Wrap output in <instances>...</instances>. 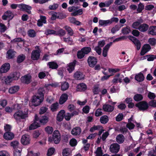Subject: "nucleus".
Here are the masks:
<instances>
[{"instance_id":"f257e3e1","label":"nucleus","mask_w":156,"mask_h":156,"mask_svg":"<svg viewBox=\"0 0 156 156\" xmlns=\"http://www.w3.org/2000/svg\"><path fill=\"white\" fill-rule=\"evenodd\" d=\"M46 87L40 88L38 90L37 94L33 96L32 98V101L33 105L34 106L39 105L43 101L44 99V92L45 89Z\"/></svg>"},{"instance_id":"f03ea898","label":"nucleus","mask_w":156,"mask_h":156,"mask_svg":"<svg viewBox=\"0 0 156 156\" xmlns=\"http://www.w3.org/2000/svg\"><path fill=\"white\" fill-rule=\"evenodd\" d=\"M28 113L27 112H23L19 111L15 112L13 115L14 118L17 122H20L21 119H25L27 117Z\"/></svg>"},{"instance_id":"7ed1b4c3","label":"nucleus","mask_w":156,"mask_h":156,"mask_svg":"<svg viewBox=\"0 0 156 156\" xmlns=\"http://www.w3.org/2000/svg\"><path fill=\"white\" fill-rule=\"evenodd\" d=\"M133 123H135L136 124L137 127L140 128H141L140 124V123L136 122L133 119L132 116L128 119V123L127 124L126 126L129 129H133L135 127V125L133 124Z\"/></svg>"},{"instance_id":"20e7f679","label":"nucleus","mask_w":156,"mask_h":156,"mask_svg":"<svg viewBox=\"0 0 156 156\" xmlns=\"http://www.w3.org/2000/svg\"><path fill=\"white\" fill-rule=\"evenodd\" d=\"M136 106L141 111H144L148 107V104L145 101H142L136 104Z\"/></svg>"},{"instance_id":"39448f33","label":"nucleus","mask_w":156,"mask_h":156,"mask_svg":"<svg viewBox=\"0 0 156 156\" xmlns=\"http://www.w3.org/2000/svg\"><path fill=\"white\" fill-rule=\"evenodd\" d=\"M41 51L40 49L32 51L31 55V58L33 60H38L40 57Z\"/></svg>"},{"instance_id":"423d86ee","label":"nucleus","mask_w":156,"mask_h":156,"mask_svg":"<svg viewBox=\"0 0 156 156\" xmlns=\"http://www.w3.org/2000/svg\"><path fill=\"white\" fill-rule=\"evenodd\" d=\"M32 7L28 5L21 3L20 4V9L22 11H25L29 14L31 13L30 10Z\"/></svg>"},{"instance_id":"0eeeda50","label":"nucleus","mask_w":156,"mask_h":156,"mask_svg":"<svg viewBox=\"0 0 156 156\" xmlns=\"http://www.w3.org/2000/svg\"><path fill=\"white\" fill-rule=\"evenodd\" d=\"M110 151L113 153H116L118 152L120 149V145L117 143L111 144L109 148Z\"/></svg>"},{"instance_id":"6e6552de","label":"nucleus","mask_w":156,"mask_h":156,"mask_svg":"<svg viewBox=\"0 0 156 156\" xmlns=\"http://www.w3.org/2000/svg\"><path fill=\"white\" fill-rule=\"evenodd\" d=\"M13 14L10 10H8L4 13V15L2 16V19L3 20H9L13 18Z\"/></svg>"},{"instance_id":"1a4fd4ad","label":"nucleus","mask_w":156,"mask_h":156,"mask_svg":"<svg viewBox=\"0 0 156 156\" xmlns=\"http://www.w3.org/2000/svg\"><path fill=\"white\" fill-rule=\"evenodd\" d=\"M53 139L55 144H57L59 143L60 140V136L58 131H54L53 134Z\"/></svg>"},{"instance_id":"9d476101","label":"nucleus","mask_w":156,"mask_h":156,"mask_svg":"<svg viewBox=\"0 0 156 156\" xmlns=\"http://www.w3.org/2000/svg\"><path fill=\"white\" fill-rule=\"evenodd\" d=\"M38 121V117L37 115H35L34 122L32 123L29 127V130H31L37 128L40 126V123L37 122Z\"/></svg>"},{"instance_id":"9b49d317","label":"nucleus","mask_w":156,"mask_h":156,"mask_svg":"<svg viewBox=\"0 0 156 156\" xmlns=\"http://www.w3.org/2000/svg\"><path fill=\"white\" fill-rule=\"evenodd\" d=\"M87 62L89 66L90 67H94L97 62V59L93 56H89L88 58Z\"/></svg>"},{"instance_id":"f8f14e48","label":"nucleus","mask_w":156,"mask_h":156,"mask_svg":"<svg viewBox=\"0 0 156 156\" xmlns=\"http://www.w3.org/2000/svg\"><path fill=\"white\" fill-rule=\"evenodd\" d=\"M10 68V65L9 63H6L4 64L1 67L0 69V72L1 73H6Z\"/></svg>"},{"instance_id":"ddd939ff","label":"nucleus","mask_w":156,"mask_h":156,"mask_svg":"<svg viewBox=\"0 0 156 156\" xmlns=\"http://www.w3.org/2000/svg\"><path fill=\"white\" fill-rule=\"evenodd\" d=\"M129 39L136 46L137 50H139L141 47V43L140 41L134 37H130Z\"/></svg>"},{"instance_id":"4468645a","label":"nucleus","mask_w":156,"mask_h":156,"mask_svg":"<svg viewBox=\"0 0 156 156\" xmlns=\"http://www.w3.org/2000/svg\"><path fill=\"white\" fill-rule=\"evenodd\" d=\"M112 44V42H110L109 44H107L104 48L102 51V55L104 57L107 56L108 50Z\"/></svg>"},{"instance_id":"2eb2a0df","label":"nucleus","mask_w":156,"mask_h":156,"mask_svg":"<svg viewBox=\"0 0 156 156\" xmlns=\"http://www.w3.org/2000/svg\"><path fill=\"white\" fill-rule=\"evenodd\" d=\"M30 138L28 135H23L21 140V143L23 145H26L29 144Z\"/></svg>"},{"instance_id":"dca6fc26","label":"nucleus","mask_w":156,"mask_h":156,"mask_svg":"<svg viewBox=\"0 0 156 156\" xmlns=\"http://www.w3.org/2000/svg\"><path fill=\"white\" fill-rule=\"evenodd\" d=\"M76 61L74 60L73 61L68 64L67 69L69 73H71L74 69V67L76 64Z\"/></svg>"},{"instance_id":"f3484780","label":"nucleus","mask_w":156,"mask_h":156,"mask_svg":"<svg viewBox=\"0 0 156 156\" xmlns=\"http://www.w3.org/2000/svg\"><path fill=\"white\" fill-rule=\"evenodd\" d=\"M31 76L29 75H26L22 77L21 80L22 82L28 84L30 82Z\"/></svg>"},{"instance_id":"a211bd4d","label":"nucleus","mask_w":156,"mask_h":156,"mask_svg":"<svg viewBox=\"0 0 156 156\" xmlns=\"http://www.w3.org/2000/svg\"><path fill=\"white\" fill-rule=\"evenodd\" d=\"M49 68L52 69H56L58 67V65L55 61L49 62L47 64Z\"/></svg>"},{"instance_id":"6ab92c4d","label":"nucleus","mask_w":156,"mask_h":156,"mask_svg":"<svg viewBox=\"0 0 156 156\" xmlns=\"http://www.w3.org/2000/svg\"><path fill=\"white\" fill-rule=\"evenodd\" d=\"M14 137V134L11 132H6L4 134L3 137L6 140H10Z\"/></svg>"},{"instance_id":"aec40b11","label":"nucleus","mask_w":156,"mask_h":156,"mask_svg":"<svg viewBox=\"0 0 156 156\" xmlns=\"http://www.w3.org/2000/svg\"><path fill=\"white\" fill-rule=\"evenodd\" d=\"M68 96L66 94L64 93L61 96L59 100V103L62 105L65 103L67 100Z\"/></svg>"},{"instance_id":"412c9836","label":"nucleus","mask_w":156,"mask_h":156,"mask_svg":"<svg viewBox=\"0 0 156 156\" xmlns=\"http://www.w3.org/2000/svg\"><path fill=\"white\" fill-rule=\"evenodd\" d=\"M65 110H61L57 115V120L60 122L62 121L63 120L64 116H65Z\"/></svg>"},{"instance_id":"4be33fe9","label":"nucleus","mask_w":156,"mask_h":156,"mask_svg":"<svg viewBox=\"0 0 156 156\" xmlns=\"http://www.w3.org/2000/svg\"><path fill=\"white\" fill-rule=\"evenodd\" d=\"M81 131L80 128L78 127H76L72 129L71 133L73 135L76 136L79 135L81 133Z\"/></svg>"},{"instance_id":"5701e85b","label":"nucleus","mask_w":156,"mask_h":156,"mask_svg":"<svg viewBox=\"0 0 156 156\" xmlns=\"http://www.w3.org/2000/svg\"><path fill=\"white\" fill-rule=\"evenodd\" d=\"M148 25L146 23H143L140 25L139 30L141 32H144L148 30Z\"/></svg>"},{"instance_id":"b1692460","label":"nucleus","mask_w":156,"mask_h":156,"mask_svg":"<svg viewBox=\"0 0 156 156\" xmlns=\"http://www.w3.org/2000/svg\"><path fill=\"white\" fill-rule=\"evenodd\" d=\"M76 9L74 12L71 13V15L72 16H75L77 15H80L83 13V10L82 9H78L79 7L78 6H76Z\"/></svg>"},{"instance_id":"393cba45","label":"nucleus","mask_w":156,"mask_h":156,"mask_svg":"<svg viewBox=\"0 0 156 156\" xmlns=\"http://www.w3.org/2000/svg\"><path fill=\"white\" fill-rule=\"evenodd\" d=\"M103 108L105 111L112 112L114 109V107L109 105H105L103 106Z\"/></svg>"},{"instance_id":"a878e982","label":"nucleus","mask_w":156,"mask_h":156,"mask_svg":"<svg viewBox=\"0 0 156 156\" xmlns=\"http://www.w3.org/2000/svg\"><path fill=\"white\" fill-rule=\"evenodd\" d=\"M74 78L77 80H81L84 78V75L83 73L80 72H76L74 75Z\"/></svg>"},{"instance_id":"bb28decb","label":"nucleus","mask_w":156,"mask_h":156,"mask_svg":"<svg viewBox=\"0 0 156 156\" xmlns=\"http://www.w3.org/2000/svg\"><path fill=\"white\" fill-rule=\"evenodd\" d=\"M77 90L79 91H84L87 89L86 85L84 83H81L77 86Z\"/></svg>"},{"instance_id":"cd10ccee","label":"nucleus","mask_w":156,"mask_h":156,"mask_svg":"<svg viewBox=\"0 0 156 156\" xmlns=\"http://www.w3.org/2000/svg\"><path fill=\"white\" fill-rule=\"evenodd\" d=\"M116 141L119 144L122 143L125 140L124 136L122 134H119L116 138Z\"/></svg>"},{"instance_id":"c85d7f7f","label":"nucleus","mask_w":156,"mask_h":156,"mask_svg":"<svg viewBox=\"0 0 156 156\" xmlns=\"http://www.w3.org/2000/svg\"><path fill=\"white\" fill-rule=\"evenodd\" d=\"M148 34L152 35H156V26H152L149 27Z\"/></svg>"},{"instance_id":"c756f323","label":"nucleus","mask_w":156,"mask_h":156,"mask_svg":"<svg viewBox=\"0 0 156 156\" xmlns=\"http://www.w3.org/2000/svg\"><path fill=\"white\" fill-rule=\"evenodd\" d=\"M135 78L136 81L141 82L144 80V76L143 74L140 73L135 76Z\"/></svg>"},{"instance_id":"7c9ffc66","label":"nucleus","mask_w":156,"mask_h":156,"mask_svg":"<svg viewBox=\"0 0 156 156\" xmlns=\"http://www.w3.org/2000/svg\"><path fill=\"white\" fill-rule=\"evenodd\" d=\"M16 52L12 50H9L7 53V58L9 59L12 58L15 55Z\"/></svg>"},{"instance_id":"2f4dec72","label":"nucleus","mask_w":156,"mask_h":156,"mask_svg":"<svg viewBox=\"0 0 156 156\" xmlns=\"http://www.w3.org/2000/svg\"><path fill=\"white\" fill-rule=\"evenodd\" d=\"M99 25L103 27H105L110 24L108 20H99Z\"/></svg>"},{"instance_id":"473e14b6","label":"nucleus","mask_w":156,"mask_h":156,"mask_svg":"<svg viewBox=\"0 0 156 156\" xmlns=\"http://www.w3.org/2000/svg\"><path fill=\"white\" fill-rule=\"evenodd\" d=\"M63 41L65 42L68 43L70 45H72L74 44V43L72 38L70 37L66 38L64 37L63 38Z\"/></svg>"},{"instance_id":"72a5a7b5","label":"nucleus","mask_w":156,"mask_h":156,"mask_svg":"<svg viewBox=\"0 0 156 156\" xmlns=\"http://www.w3.org/2000/svg\"><path fill=\"white\" fill-rule=\"evenodd\" d=\"M65 29L67 32L69 36H73V35L74 32L72 28L69 26H66L64 27Z\"/></svg>"},{"instance_id":"f704fd0d","label":"nucleus","mask_w":156,"mask_h":156,"mask_svg":"<svg viewBox=\"0 0 156 156\" xmlns=\"http://www.w3.org/2000/svg\"><path fill=\"white\" fill-rule=\"evenodd\" d=\"M2 80H4L6 84H9L13 81L11 76L10 75L4 77Z\"/></svg>"},{"instance_id":"c9c22d12","label":"nucleus","mask_w":156,"mask_h":156,"mask_svg":"<svg viewBox=\"0 0 156 156\" xmlns=\"http://www.w3.org/2000/svg\"><path fill=\"white\" fill-rule=\"evenodd\" d=\"M70 149L69 148H65L63 150L62 154L63 156H70L71 153Z\"/></svg>"},{"instance_id":"e433bc0d","label":"nucleus","mask_w":156,"mask_h":156,"mask_svg":"<svg viewBox=\"0 0 156 156\" xmlns=\"http://www.w3.org/2000/svg\"><path fill=\"white\" fill-rule=\"evenodd\" d=\"M19 87L18 86H14L10 87L9 89V92L11 94H13L19 90Z\"/></svg>"},{"instance_id":"4c0bfd02","label":"nucleus","mask_w":156,"mask_h":156,"mask_svg":"<svg viewBox=\"0 0 156 156\" xmlns=\"http://www.w3.org/2000/svg\"><path fill=\"white\" fill-rule=\"evenodd\" d=\"M102 127L100 125H94L93 127L91 128L90 129V131L91 132H94L95 130H99L102 129Z\"/></svg>"},{"instance_id":"58836bf2","label":"nucleus","mask_w":156,"mask_h":156,"mask_svg":"<svg viewBox=\"0 0 156 156\" xmlns=\"http://www.w3.org/2000/svg\"><path fill=\"white\" fill-rule=\"evenodd\" d=\"M58 106L59 105L58 102L52 104L50 107L51 110L53 112L57 111L58 108Z\"/></svg>"},{"instance_id":"ea45409f","label":"nucleus","mask_w":156,"mask_h":156,"mask_svg":"<svg viewBox=\"0 0 156 156\" xmlns=\"http://www.w3.org/2000/svg\"><path fill=\"white\" fill-rule=\"evenodd\" d=\"M11 76L12 80H17L20 77V73L18 72H15L10 75Z\"/></svg>"},{"instance_id":"a19ab883","label":"nucleus","mask_w":156,"mask_h":156,"mask_svg":"<svg viewBox=\"0 0 156 156\" xmlns=\"http://www.w3.org/2000/svg\"><path fill=\"white\" fill-rule=\"evenodd\" d=\"M101 122L104 124L107 123L108 121V118L107 116L104 115L102 116L100 118Z\"/></svg>"},{"instance_id":"79ce46f5","label":"nucleus","mask_w":156,"mask_h":156,"mask_svg":"<svg viewBox=\"0 0 156 156\" xmlns=\"http://www.w3.org/2000/svg\"><path fill=\"white\" fill-rule=\"evenodd\" d=\"M26 56L24 55L21 54L19 55L17 58V62L18 63H20L23 62L25 59Z\"/></svg>"},{"instance_id":"37998d69","label":"nucleus","mask_w":156,"mask_h":156,"mask_svg":"<svg viewBox=\"0 0 156 156\" xmlns=\"http://www.w3.org/2000/svg\"><path fill=\"white\" fill-rule=\"evenodd\" d=\"M143 98V97L142 95L140 94H136L133 97L134 100L136 101H138L142 100Z\"/></svg>"},{"instance_id":"c03bdc74","label":"nucleus","mask_w":156,"mask_h":156,"mask_svg":"<svg viewBox=\"0 0 156 156\" xmlns=\"http://www.w3.org/2000/svg\"><path fill=\"white\" fill-rule=\"evenodd\" d=\"M28 34L29 37H34L36 36V33L34 30L30 29L28 31Z\"/></svg>"},{"instance_id":"a18cd8bd","label":"nucleus","mask_w":156,"mask_h":156,"mask_svg":"<svg viewBox=\"0 0 156 156\" xmlns=\"http://www.w3.org/2000/svg\"><path fill=\"white\" fill-rule=\"evenodd\" d=\"M48 121V118L46 116L41 117L39 120V122L41 123L44 124Z\"/></svg>"},{"instance_id":"49530a36","label":"nucleus","mask_w":156,"mask_h":156,"mask_svg":"<svg viewBox=\"0 0 156 156\" xmlns=\"http://www.w3.org/2000/svg\"><path fill=\"white\" fill-rule=\"evenodd\" d=\"M69 87V84L66 82H63L62 83L61 89L64 91L66 90Z\"/></svg>"},{"instance_id":"de8ad7c7","label":"nucleus","mask_w":156,"mask_h":156,"mask_svg":"<svg viewBox=\"0 0 156 156\" xmlns=\"http://www.w3.org/2000/svg\"><path fill=\"white\" fill-rule=\"evenodd\" d=\"M7 28L4 24L0 23V32L1 33H4L7 30Z\"/></svg>"},{"instance_id":"09e8293b","label":"nucleus","mask_w":156,"mask_h":156,"mask_svg":"<svg viewBox=\"0 0 156 156\" xmlns=\"http://www.w3.org/2000/svg\"><path fill=\"white\" fill-rule=\"evenodd\" d=\"M85 54H87L91 51V48L89 47L83 48L81 49Z\"/></svg>"},{"instance_id":"8fccbe9b","label":"nucleus","mask_w":156,"mask_h":156,"mask_svg":"<svg viewBox=\"0 0 156 156\" xmlns=\"http://www.w3.org/2000/svg\"><path fill=\"white\" fill-rule=\"evenodd\" d=\"M45 34L47 35L50 34L56 35V31L52 30L47 29L45 31Z\"/></svg>"},{"instance_id":"3c124183","label":"nucleus","mask_w":156,"mask_h":156,"mask_svg":"<svg viewBox=\"0 0 156 156\" xmlns=\"http://www.w3.org/2000/svg\"><path fill=\"white\" fill-rule=\"evenodd\" d=\"M122 32L124 34H127L130 32V28L128 27H124L122 28Z\"/></svg>"},{"instance_id":"603ef678","label":"nucleus","mask_w":156,"mask_h":156,"mask_svg":"<svg viewBox=\"0 0 156 156\" xmlns=\"http://www.w3.org/2000/svg\"><path fill=\"white\" fill-rule=\"evenodd\" d=\"M58 7V5L57 3H54L52 5H50L48 7L49 9L51 10H55Z\"/></svg>"},{"instance_id":"864d4df0","label":"nucleus","mask_w":156,"mask_h":156,"mask_svg":"<svg viewBox=\"0 0 156 156\" xmlns=\"http://www.w3.org/2000/svg\"><path fill=\"white\" fill-rule=\"evenodd\" d=\"M120 27L118 25H116L111 30V32L114 34L119 30Z\"/></svg>"},{"instance_id":"5fc2aeb1","label":"nucleus","mask_w":156,"mask_h":156,"mask_svg":"<svg viewBox=\"0 0 156 156\" xmlns=\"http://www.w3.org/2000/svg\"><path fill=\"white\" fill-rule=\"evenodd\" d=\"M140 23L138 21L134 22L133 23L132 27L134 29L139 30V27L140 25Z\"/></svg>"},{"instance_id":"6e6d98bb","label":"nucleus","mask_w":156,"mask_h":156,"mask_svg":"<svg viewBox=\"0 0 156 156\" xmlns=\"http://www.w3.org/2000/svg\"><path fill=\"white\" fill-rule=\"evenodd\" d=\"M66 34L65 31L62 29H61L57 32H56V35H59L60 36H62L65 35Z\"/></svg>"},{"instance_id":"4d7b16f0","label":"nucleus","mask_w":156,"mask_h":156,"mask_svg":"<svg viewBox=\"0 0 156 156\" xmlns=\"http://www.w3.org/2000/svg\"><path fill=\"white\" fill-rule=\"evenodd\" d=\"M7 104V101L5 100H0V109H1L5 107Z\"/></svg>"},{"instance_id":"13d9d810","label":"nucleus","mask_w":156,"mask_h":156,"mask_svg":"<svg viewBox=\"0 0 156 156\" xmlns=\"http://www.w3.org/2000/svg\"><path fill=\"white\" fill-rule=\"evenodd\" d=\"M148 43L152 46L156 44V39L154 38H151L149 39Z\"/></svg>"},{"instance_id":"bf43d9fd","label":"nucleus","mask_w":156,"mask_h":156,"mask_svg":"<svg viewBox=\"0 0 156 156\" xmlns=\"http://www.w3.org/2000/svg\"><path fill=\"white\" fill-rule=\"evenodd\" d=\"M85 54L83 53V51L81 49V50L78 51L77 53V56L79 58H83Z\"/></svg>"},{"instance_id":"052dcab7","label":"nucleus","mask_w":156,"mask_h":156,"mask_svg":"<svg viewBox=\"0 0 156 156\" xmlns=\"http://www.w3.org/2000/svg\"><path fill=\"white\" fill-rule=\"evenodd\" d=\"M95 153L96 156H102V152L101 147H98L97 148Z\"/></svg>"},{"instance_id":"680f3d73","label":"nucleus","mask_w":156,"mask_h":156,"mask_svg":"<svg viewBox=\"0 0 156 156\" xmlns=\"http://www.w3.org/2000/svg\"><path fill=\"white\" fill-rule=\"evenodd\" d=\"M110 24H111L113 22L118 23L119 19L117 17H113L112 18L108 20Z\"/></svg>"},{"instance_id":"e2e57ef3","label":"nucleus","mask_w":156,"mask_h":156,"mask_svg":"<svg viewBox=\"0 0 156 156\" xmlns=\"http://www.w3.org/2000/svg\"><path fill=\"white\" fill-rule=\"evenodd\" d=\"M142 49L147 52L151 49V47L149 44H147L144 45Z\"/></svg>"},{"instance_id":"0e129e2a","label":"nucleus","mask_w":156,"mask_h":156,"mask_svg":"<svg viewBox=\"0 0 156 156\" xmlns=\"http://www.w3.org/2000/svg\"><path fill=\"white\" fill-rule=\"evenodd\" d=\"M45 131L49 134H51L53 131V128L49 126L46 127L45 128Z\"/></svg>"},{"instance_id":"69168bd1","label":"nucleus","mask_w":156,"mask_h":156,"mask_svg":"<svg viewBox=\"0 0 156 156\" xmlns=\"http://www.w3.org/2000/svg\"><path fill=\"white\" fill-rule=\"evenodd\" d=\"M55 149L54 148L51 147L50 148L48 151L47 154V155L50 156L52 155L54 152Z\"/></svg>"},{"instance_id":"338daca9","label":"nucleus","mask_w":156,"mask_h":156,"mask_svg":"<svg viewBox=\"0 0 156 156\" xmlns=\"http://www.w3.org/2000/svg\"><path fill=\"white\" fill-rule=\"evenodd\" d=\"M19 143L17 141L12 142L10 144L11 146L14 149L18 147Z\"/></svg>"},{"instance_id":"774afa93","label":"nucleus","mask_w":156,"mask_h":156,"mask_svg":"<svg viewBox=\"0 0 156 156\" xmlns=\"http://www.w3.org/2000/svg\"><path fill=\"white\" fill-rule=\"evenodd\" d=\"M148 156H156V151L154 150H150L148 152Z\"/></svg>"}]
</instances>
